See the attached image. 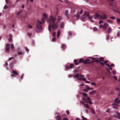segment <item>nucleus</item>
I'll list each match as a JSON object with an SVG mask.
<instances>
[{"instance_id": "obj_61", "label": "nucleus", "mask_w": 120, "mask_h": 120, "mask_svg": "<svg viewBox=\"0 0 120 120\" xmlns=\"http://www.w3.org/2000/svg\"><path fill=\"white\" fill-rule=\"evenodd\" d=\"M100 63L102 65H104V63L102 62H100Z\"/></svg>"}, {"instance_id": "obj_24", "label": "nucleus", "mask_w": 120, "mask_h": 120, "mask_svg": "<svg viewBox=\"0 0 120 120\" xmlns=\"http://www.w3.org/2000/svg\"><path fill=\"white\" fill-rule=\"evenodd\" d=\"M96 93V92L95 91H93L89 93V94L92 95L95 94Z\"/></svg>"}, {"instance_id": "obj_60", "label": "nucleus", "mask_w": 120, "mask_h": 120, "mask_svg": "<svg viewBox=\"0 0 120 120\" xmlns=\"http://www.w3.org/2000/svg\"><path fill=\"white\" fill-rule=\"evenodd\" d=\"M68 10H66V12H65V14L66 15H68Z\"/></svg>"}, {"instance_id": "obj_28", "label": "nucleus", "mask_w": 120, "mask_h": 120, "mask_svg": "<svg viewBox=\"0 0 120 120\" xmlns=\"http://www.w3.org/2000/svg\"><path fill=\"white\" fill-rule=\"evenodd\" d=\"M88 19H89L92 22H94V21L93 20H92V16H89Z\"/></svg>"}, {"instance_id": "obj_54", "label": "nucleus", "mask_w": 120, "mask_h": 120, "mask_svg": "<svg viewBox=\"0 0 120 120\" xmlns=\"http://www.w3.org/2000/svg\"><path fill=\"white\" fill-rule=\"evenodd\" d=\"M7 8V6L6 5H5L4 7V9H6Z\"/></svg>"}, {"instance_id": "obj_30", "label": "nucleus", "mask_w": 120, "mask_h": 120, "mask_svg": "<svg viewBox=\"0 0 120 120\" xmlns=\"http://www.w3.org/2000/svg\"><path fill=\"white\" fill-rule=\"evenodd\" d=\"M56 118L58 120H62L60 119L61 117L60 116H57Z\"/></svg>"}, {"instance_id": "obj_59", "label": "nucleus", "mask_w": 120, "mask_h": 120, "mask_svg": "<svg viewBox=\"0 0 120 120\" xmlns=\"http://www.w3.org/2000/svg\"><path fill=\"white\" fill-rule=\"evenodd\" d=\"M14 58V57H11V58H9V60H11L12 59H13Z\"/></svg>"}, {"instance_id": "obj_37", "label": "nucleus", "mask_w": 120, "mask_h": 120, "mask_svg": "<svg viewBox=\"0 0 120 120\" xmlns=\"http://www.w3.org/2000/svg\"><path fill=\"white\" fill-rule=\"evenodd\" d=\"M11 49H13L14 48V46L13 44H11Z\"/></svg>"}, {"instance_id": "obj_47", "label": "nucleus", "mask_w": 120, "mask_h": 120, "mask_svg": "<svg viewBox=\"0 0 120 120\" xmlns=\"http://www.w3.org/2000/svg\"><path fill=\"white\" fill-rule=\"evenodd\" d=\"M25 49H26V51L27 52H28L29 51V50L28 49L27 47H25Z\"/></svg>"}, {"instance_id": "obj_11", "label": "nucleus", "mask_w": 120, "mask_h": 120, "mask_svg": "<svg viewBox=\"0 0 120 120\" xmlns=\"http://www.w3.org/2000/svg\"><path fill=\"white\" fill-rule=\"evenodd\" d=\"M90 60L88 59H86L83 62V63L85 64L90 63Z\"/></svg>"}, {"instance_id": "obj_35", "label": "nucleus", "mask_w": 120, "mask_h": 120, "mask_svg": "<svg viewBox=\"0 0 120 120\" xmlns=\"http://www.w3.org/2000/svg\"><path fill=\"white\" fill-rule=\"evenodd\" d=\"M27 35L29 37H31L32 36V34L30 33H27Z\"/></svg>"}, {"instance_id": "obj_13", "label": "nucleus", "mask_w": 120, "mask_h": 120, "mask_svg": "<svg viewBox=\"0 0 120 120\" xmlns=\"http://www.w3.org/2000/svg\"><path fill=\"white\" fill-rule=\"evenodd\" d=\"M101 19H106L107 18V16L106 15L104 14L103 16L101 15Z\"/></svg>"}, {"instance_id": "obj_7", "label": "nucleus", "mask_w": 120, "mask_h": 120, "mask_svg": "<svg viewBox=\"0 0 120 120\" xmlns=\"http://www.w3.org/2000/svg\"><path fill=\"white\" fill-rule=\"evenodd\" d=\"M10 45L9 44H6L5 51L7 52H8L10 49Z\"/></svg>"}, {"instance_id": "obj_52", "label": "nucleus", "mask_w": 120, "mask_h": 120, "mask_svg": "<svg viewBox=\"0 0 120 120\" xmlns=\"http://www.w3.org/2000/svg\"><path fill=\"white\" fill-rule=\"evenodd\" d=\"M91 84L92 85L95 86V83L94 82H92L91 83Z\"/></svg>"}, {"instance_id": "obj_15", "label": "nucleus", "mask_w": 120, "mask_h": 120, "mask_svg": "<svg viewBox=\"0 0 120 120\" xmlns=\"http://www.w3.org/2000/svg\"><path fill=\"white\" fill-rule=\"evenodd\" d=\"M115 89L117 91L120 92V86H118L116 87Z\"/></svg>"}, {"instance_id": "obj_32", "label": "nucleus", "mask_w": 120, "mask_h": 120, "mask_svg": "<svg viewBox=\"0 0 120 120\" xmlns=\"http://www.w3.org/2000/svg\"><path fill=\"white\" fill-rule=\"evenodd\" d=\"M18 55H22L23 53L22 52H18Z\"/></svg>"}, {"instance_id": "obj_40", "label": "nucleus", "mask_w": 120, "mask_h": 120, "mask_svg": "<svg viewBox=\"0 0 120 120\" xmlns=\"http://www.w3.org/2000/svg\"><path fill=\"white\" fill-rule=\"evenodd\" d=\"M32 26L30 25H29L28 26V28L30 29H32Z\"/></svg>"}, {"instance_id": "obj_42", "label": "nucleus", "mask_w": 120, "mask_h": 120, "mask_svg": "<svg viewBox=\"0 0 120 120\" xmlns=\"http://www.w3.org/2000/svg\"><path fill=\"white\" fill-rule=\"evenodd\" d=\"M52 41H55L56 40V37H54L52 39Z\"/></svg>"}, {"instance_id": "obj_1", "label": "nucleus", "mask_w": 120, "mask_h": 120, "mask_svg": "<svg viewBox=\"0 0 120 120\" xmlns=\"http://www.w3.org/2000/svg\"><path fill=\"white\" fill-rule=\"evenodd\" d=\"M49 24L48 29L49 31H51V28L53 30H56L58 26V23L56 22V18L52 16H51L49 20Z\"/></svg>"}, {"instance_id": "obj_45", "label": "nucleus", "mask_w": 120, "mask_h": 120, "mask_svg": "<svg viewBox=\"0 0 120 120\" xmlns=\"http://www.w3.org/2000/svg\"><path fill=\"white\" fill-rule=\"evenodd\" d=\"M82 120H86V119L83 116H82Z\"/></svg>"}, {"instance_id": "obj_56", "label": "nucleus", "mask_w": 120, "mask_h": 120, "mask_svg": "<svg viewBox=\"0 0 120 120\" xmlns=\"http://www.w3.org/2000/svg\"><path fill=\"white\" fill-rule=\"evenodd\" d=\"M23 74H22L21 75V76H20V79H22L23 78Z\"/></svg>"}, {"instance_id": "obj_6", "label": "nucleus", "mask_w": 120, "mask_h": 120, "mask_svg": "<svg viewBox=\"0 0 120 120\" xmlns=\"http://www.w3.org/2000/svg\"><path fill=\"white\" fill-rule=\"evenodd\" d=\"M110 5L112 6L114 8L116 9H117L118 8L117 6H116V4L115 3L113 2H112L110 3L109 4Z\"/></svg>"}, {"instance_id": "obj_27", "label": "nucleus", "mask_w": 120, "mask_h": 120, "mask_svg": "<svg viewBox=\"0 0 120 120\" xmlns=\"http://www.w3.org/2000/svg\"><path fill=\"white\" fill-rule=\"evenodd\" d=\"M84 61V60L83 59H80L78 61V63H83V62Z\"/></svg>"}, {"instance_id": "obj_26", "label": "nucleus", "mask_w": 120, "mask_h": 120, "mask_svg": "<svg viewBox=\"0 0 120 120\" xmlns=\"http://www.w3.org/2000/svg\"><path fill=\"white\" fill-rule=\"evenodd\" d=\"M90 110L92 112L93 114H95L94 110L93 108H91L90 109Z\"/></svg>"}, {"instance_id": "obj_22", "label": "nucleus", "mask_w": 120, "mask_h": 120, "mask_svg": "<svg viewBox=\"0 0 120 120\" xmlns=\"http://www.w3.org/2000/svg\"><path fill=\"white\" fill-rule=\"evenodd\" d=\"M43 17L44 19H46L47 18L48 16L45 14L44 13L43 15Z\"/></svg>"}, {"instance_id": "obj_46", "label": "nucleus", "mask_w": 120, "mask_h": 120, "mask_svg": "<svg viewBox=\"0 0 120 120\" xmlns=\"http://www.w3.org/2000/svg\"><path fill=\"white\" fill-rule=\"evenodd\" d=\"M66 112L68 115L70 113L69 112L68 110H66Z\"/></svg>"}, {"instance_id": "obj_57", "label": "nucleus", "mask_w": 120, "mask_h": 120, "mask_svg": "<svg viewBox=\"0 0 120 120\" xmlns=\"http://www.w3.org/2000/svg\"><path fill=\"white\" fill-rule=\"evenodd\" d=\"M82 12H83L82 10H81L80 11V12H79V14H81L82 13Z\"/></svg>"}, {"instance_id": "obj_18", "label": "nucleus", "mask_w": 120, "mask_h": 120, "mask_svg": "<svg viewBox=\"0 0 120 120\" xmlns=\"http://www.w3.org/2000/svg\"><path fill=\"white\" fill-rule=\"evenodd\" d=\"M116 116H117V118L119 119H120V113L117 112L116 113Z\"/></svg>"}, {"instance_id": "obj_62", "label": "nucleus", "mask_w": 120, "mask_h": 120, "mask_svg": "<svg viewBox=\"0 0 120 120\" xmlns=\"http://www.w3.org/2000/svg\"><path fill=\"white\" fill-rule=\"evenodd\" d=\"M115 65L113 64H112L110 65V66L111 67H113Z\"/></svg>"}, {"instance_id": "obj_48", "label": "nucleus", "mask_w": 120, "mask_h": 120, "mask_svg": "<svg viewBox=\"0 0 120 120\" xmlns=\"http://www.w3.org/2000/svg\"><path fill=\"white\" fill-rule=\"evenodd\" d=\"M114 0H107V1L108 2H110L113 1Z\"/></svg>"}, {"instance_id": "obj_43", "label": "nucleus", "mask_w": 120, "mask_h": 120, "mask_svg": "<svg viewBox=\"0 0 120 120\" xmlns=\"http://www.w3.org/2000/svg\"><path fill=\"white\" fill-rule=\"evenodd\" d=\"M93 30L94 31H96L97 30V29L96 27H95L93 28Z\"/></svg>"}, {"instance_id": "obj_8", "label": "nucleus", "mask_w": 120, "mask_h": 120, "mask_svg": "<svg viewBox=\"0 0 120 120\" xmlns=\"http://www.w3.org/2000/svg\"><path fill=\"white\" fill-rule=\"evenodd\" d=\"M74 66V65L72 64H70L69 66H70L69 67L67 65H66L65 66V68L66 69H68L70 68H72V67Z\"/></svg>"}, {"instance_id": "obj_14", "label": "nucleus", "mask_w": 120, "mask_h": 120, "mask_svg": "<svg viewBox=\"0 0 120 120\" xmlns=\"http://www.w3.org/2000/svg\"><path fill=\"white\" fill-rule=\"evenodd\" d=\"M9 37L8 39V41L10 42H11L13 41L12 39L11 38L12 35L10 34L9 35Z\"/></svg>"}, {"instance_id": "obj_2", "label": "nucleus", "mask_w": 120, "mask_h": 120, "mask_svg": "<svg viewBox=\"0 0 120 120\" xmlns=\"http://www.w3.org/2000/svg\"><path fill=\"white\" fill-rule=\"evenodd\" d=\"M36 27L37 28L36 30V31L37 32H40L41 31L42 29V23L39 21H38Z\"/></svg>"}, {"instance_id": "obj_41", "label": "nucleus", "mask_w": 120, "mask_h": 120, "mask_svg": "<svg viewBox=\"0 0 120 120\" xmlns=\"http://www.w3.org/2000/svg\"><path fill=\"white\" fill-rule=\"evenodd\" d=\"M52 34L53 36H55L56 34V33L54 32H53L52 33Z\"/></svg>"}, {"instance_id": "obj_31", "label": "nucleus", "mask_w": 120, "mask_h": 120, "mask_svg": "<svg viewBox=\"0 0 120 120\" xmlns=\"http://www.w3.org/2000/svg\"><path fill=\"white\" fill-rule=\"evenodd\" d=\"M83 97H86L87 96V94L85 93H83Z\"/></svg>"}, {"instance_id": "obj_63", "label": "nucleus", "mask_w": 120, "mask_h": 120, "mask_svg": "<svg viewBox=\"0 0 120 120\" xmlns=\"http://www.w3.org/2000/svg\"><path fill=\"white\" fill-rule=\"evenodd\" d=\"M109 38V35H108L107 36V37H106V39L107 40H108V39Z\"/></svg>"}, {"instance_id": "obj_3", "label": "nucleus", "mask_w": 120, "mask_h": 120, "mask_svg": "<svg viewBox=\"0 0 120 120\" xmlns=\"http://www.w3.org/2000/svg\"><path fill=\"white\" fill-rule=\"evenodd\" d=\"M119 98H117L115 99L114 100L115 103L112 104L113 107L114 108H116L118 106L117 104H119L120 102V100H119Z\"/></svg>"}, {"instance_id": "obj_10", "label": "nucleus", "mask_w": 120, "mask_h": 120, "mask_svg": "<svg viewBox=\"0 0 120 120\" xmlns=\"http://www.w3.org/2000/svg\"><path fill=\"white\" fill-rule=\"evenodd\" d=\"M107 26H109L108 24L106 23H105L103 25V29L105 30L106 29Z\"/></svg>"}, {"instance_id": "obj_9", "label": "nucleus", "mask_w": 120, "mask_h": 120, "mask_svg": "<svg viewBox=\"0 0 120 120\" xmlns=\"http://www.w3.org/2000/svg\"><path fill=\"white\" fill-rule=\"evenodd\" d=\"M101 15L98 13H96L95 14V18H98L101 19Z\"/></svg>"}, {"instance_id": "obj_21", "label": "nucleus", "mask_w": 120, "mask_h": 120, "mask_svg": "<svg viewBox=\"0 0 120 120\" xmlns=\"http://www.w3.org/2000/svg\"><path fill=\"white\" fill-rule=\"evenodd\" d=\"M60 30H58L57 32V37L58 38L60 35Z\"/></svg>"}, {"instance_id": "obj_34", "label": "nucleus", "mask_w": 120, "mask_h": 120, "mask_svg": "<svg viewBox=\"0 0 120 120\" xmlns=\"http://www.w3.org/2000/svg\"><path fill=\"white\" fill-rule=\"evenodd\" d=\"M41 22H40L42 23H42H44L45 22V21L43 19H42L41 20Z\"/></svg>"}, {"instance_id": "obj_12", "label": "nucleus", "mask_w": 120, "mask_h": 120, "mask_svg": "<svg viewBox=\"0 0 120 120\" xmlns=\"http://www.w3.org/2000/svg\"><path fill=\"white\" fill-rule=\"evenodd\" d=\"M22 12V11H19L17 12V13L16 15L18 16H21V13Z\"/></svg>"}, {"instance_id": "obj_44", "label": "nucleus", "mask_w": 120, "mask_h": 120, "mask_svg": "<svg viewBox=\"0 0 120 120\" xmlns=\"http://www.w3.org/2000/svg\"><path fill=\"white\" fill-rule=\"evenodd\" d=\"M110 18L112 19H116L115 17H111Z\"/></svg>"}, {"instance_id": "obj_25", "label": "nucleus", "mask_w": 120, "mask_h": 120, "mask_svg": "<svg viewBox=\"0 0 120 120\" xmlns=\"http://www.w3.org/2000/svg\"><path fill=\"white\" fill-rule=\"evenodd\" d=\"M64 23L63 22H62L61 23L60 27L61 28H63L64 25Z\"/></svg>"}, {"instance_id": "obj_64", "label": "nucleus", "mask_w": 120, "mask_h": 120, "mask_svg": "<svg viewBox=\"0 0 120 120\" xmlns=\"http://www.w3.org/2000/svg\"><path fill=\"white\" fill-rule=\"evenodd\" d=\"M106 120H111V118L110 117H109Z\"/></svg>"}, {"instance_id": "obj_23", "label": "nucleus", "mask_w": 120, "mask_h": 120, "mask_svg": "<svg viewBox=\"0 0 120 120\" xmlns=\"http://www.w3.org/2000/svg\"><path fill=\"white\" fill-rule=\"evenodd\" d=\"M84 106L86 108L88 109H89L90 108V107L87 104H85L84 105Z\"/></svg>"}, {"instance_id": "obj_50", "label": "nucleus", "mask_w": 120, "mask_h": 120, "mask_svg": "<svg viewBox=\"0 0 120 120\" xmlns=\"http://www.w3.org/2000/svg\"><path fill=\"white\" fill-rule=\"evenodd\" d=\"M103 23V21L102 20H101V21H99V24H100L101 23Z\"/></svg>"}, {"instance_id": "obj_29", "label": "nucleus", "mask_w": 120, "mask_h": 120, "mask_svg": "<svg viewBox=\"0 0 120 120\" xmlns=\"http://www.w3.org/2000/svg\"><path fill=\"white\" fill-rule=\"evenodd\" d=\"M62 19V17L60 16H59L58 17V20L59 21H60Z\"/></svg>"}, {"instance_id": "obj_4", "label": "nucleus", "mask_w": 120, "mask_h": 120, "mask_svg": "<svg viewBox=\"0 0 120 120\" xmlns=\"http://www.w3.org/2000/svg\"><path fill=\"white\" fill-rule=\"evenodd\" d=\"M89 14L90 13L89 12H86L81 17V20L84 21L86 17L89 16Z\"/></svg>"}, {"instance_id": "obj_20", "label": "nucleus", "mask_w": 120, "mask_h": 120, "mask_svg": "<svg viewBox=\"0 0 120 120\" xmlns=\"http://www.w3.org/2000/svg\"><path fill=\"white\" fill-rule=\"evenodd\" d=\"M112 31V29L110 27H109L108 28V34H109L111 33Z\"/></svg>"}, {"instance_id": "obj_19", "label": "nucleus", "mask_w": 120, "mask_h": 120, "mask_svg": "<svg viewBox=\"0 0 120 120\" xmlns=\"http://www.w3.org/2000/svg\"><path fill=\"white\" fill-rule=\"evenodd\" d=\"M61 48L63 49H64L66 48V45L64 44H62L61 45Z\"/></svg>"}, {"instance_id": "obj_33", "label": "nucleus", "mask_w": 120, "mask_h": 120, "mask_svg": "<svg viewBox=\"0 0 120 120\" xmlns=\"http://www.w3.org/2000/svg\"><path fill=\"white\" fill-rule=\"evenodd\" d=\"M104 58L102 57H100L99 58L100 60V61H104Z\"/></svg>"}, {"instance_id": "obj_38", "label": "nucleus", "mask_w": 120, "mask_h": 120, "mask_svg": "<svg viewBox=\"0 0 120 120\" xmlns=\"http://www.w3.org/2000/svg\"><path fill=\"white\" fill-rule=\"evenodd\" d=\"M116 21L117 22L120 23V19H116Z\"/></svg>"}, {"instance_id": "obj_49", "label": "nucleus", "mask_w": 120, "mask_h": 120, "mask_svg": "<svg viewBox=\"0 0 120 120\" xmlns=\"http://www.w3.org/2000/svg\"><path fill=\"white\" fill-rule=\"evenodd\" d=\"M120 35V33L119 32H118L117 34V36H119Z\"/></svg>"}, {"instance_id": "obj_53", "label": "nucleus", "mask_w": 120, "mask_h": 120, "mask_svg": "<svg viewBox=\"0 0 120 120\" xmlns=\"http://www.w3.org/2000/svg\"><path fill=\"white\" fill-rule=\"evenodd\" d=\"M108 60H105V61H104V63H105V64H106L108 62Z\"/></svg>"}, {"instance_id": "obj_36", "label": "nucleus", "mask_w": 120, "mask_h": 120, "mask_svg": "<svg viewBox=\"0 0 120 120\" xmlns=\"http://www.w3.org/2000/svg\"><path fill=\"white\" fill-rule=\"evenodd\" d=\"M108 22L109 23H113L112 21L110 19L108 20Z\"/></svg>"}, {"instance_id": "obj_55", "label": "nucleus", "mask_w": 120, "mask_h": 120, "mask_svg": "<svg viewBox=\"0 0 120 120\" xmlns=\"http://www.w3.org/2000/svg\"><path fill=\"white\" fill-rule=\"evenodd\" d=\"M100 27L101 28H103V25H100Z\"/></svg>"}, {"instance_id": "obj_5", "label": "nucleus", "mask_w": 120, "mask_h": 120, "mask_svg": "<svg viewBox=\"0 0 120 120\" xmlns=\"http://www.w3.org/2000/svg\"><path fill=\"white\" fill-rule=\"evenodd\" d=\"M83 99L87 103H89L90 104L92 103V102L90 101V98L89 97H87L86 99L83 98Z\"/></svg>"}, {"instance_id": "obj_58", "label": "nucleus", "mask_w": 120, "mask_h": 120, "mask_svg": "<svg viewBox=\"0 0 120 120\" xmlns=\"http://www.w3.org/2000/svg\"><path fill=\"white\" fill-rule=\"evenodd\" d=\"M63 120H68V119L67 118L64 117L63 119Z\"/></svg>"}, {"instance_id": "obj_16", "label": "nucleus", "mask_w": 120, "mask_h": 120, "mask_svg": "<svg viewBox=\"0 0 120 120\" xmlns=\"http://www.w3.org/2000/svg\"><path fill=\"white\" fill-rule=\"evenodd\" d=\"M78 60H74V62H75L74 64L75 65H77L79 64L78 62Z\"/></svg>"}, {"instance_id": "obj_17", "label": "nucleus", "mask_w": 120, "mask_h": 120, "mask_svg": "<svg viewBox=\"0 0 120 120\" xmlns=\"http://www.w3.org/2000/svg\"><path fill=\"white\" fill-rule=\"evenodd\" d=\"M12 73L15 75H18V73L15 71L12 70Z\"/></svg>"}, {"instance_id": "obj_39", "label": "nucleus", "mask_w": 120, "mask_h": 120, "mask_svg": "<svg viewBox=\"0 0 120 120\" xmlns=\"http://www.w3.org/2000/svg\"><path fill=\"white\" fill-rule=\"evenodd\" d=\"M112 74L114 75L115 74L116 71H115L113 70L112 71Z\"/></svg>"}, {"instance_id": "obj_51", "label": "nucleus", "mask_w": 120, "mask_h": 120, "mask_svg": "<svg viewBox=\"0 0 120 120\" xmlns=\"http://www.w3.org/2000/svg\"><path fill=\"white\" fill-rule=\"evenodd\" d=\"M79 75V73H77L75 75V77H77Z\"/></svg>"}]
</instances>
